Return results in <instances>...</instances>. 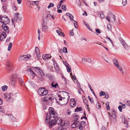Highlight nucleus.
<instances>
[{
	"instance_id": "62",
	"label": "nucleus",
	"mask_w": 130,
	"mask_h": 130,
	"mask_svg": "<svg viewBox=\"0 0 130 130\" xmlns=\"http://www.w3.org/2000/svg\"><path fill=\"white\" fill-rule=\"evenodd\" d=\"M89 100L91 103H94L93 101V99H92L91 98H90Z\"/></svg>"
},
{
	"instance_id": "16",
	"label": "nucleus",
	"mask_w": 130,
	"mask_h": 130,
	"mask_svg": "<svg viewBox=\"0 0 130 130\" xmlns=\"http://www.w3.org/2000/svg\"><path fill=\"white\" fill-rule=\"evenodd\" d=\"M6 33L4 32H2L0 36V39L1 40H2L4 39L6 37Z\"/></svg>"
},
{
	"instance_id": "1",
	"label": "nucleus",
	"mask_w": 130,
	"mask_h": 130,
	"mask_svg": "<svg viewBox=\"0 0 130 130\" xmlns=\"http://www.w3.org/2000/svg\"><path fill=\"white\" fill-rule=\"evenodd\" d=\"M49 116L47 114L45 122L46 124H49V126L52 128V125L54 124V123L53 121L58 118V115L55 111L54 109L52 107H50L49 109Z\"/></svg>"
},
{
	"instance_id": "64",
	"label": "nucleus",
	"mask_w": 130,
	"mask_h": 130,
	"mask_svg": "<svg viewBox=\"0 0 130 130\" xmlns=\"http://www.w3.org/2000/svg\"><path fill=\"white\" fill-rule=\"evenodd\" d=\"M102 130H106V129L105 127L102 126Z\"/></svg>"
},
{
	"instance_id": "20",
	"label": "nucleus",
	"mask_w": 130,
	"mask_h": 130,
	"mask_svg": "<svg viewBox=\"0 0 130 130\" xmlns=\"http://www.w3.org/2000/svg\"><path fill=\"white\" fill-rule=\"evenodd\" d=\"M78 122L76 121L73 123L71 125V126L72 128H75L77 127H78Z\"/></svg>"
},
{
	"instance_id": "2",
	"label": "nucleus",
	"mask_w": 130,
	"mask_h": 130,
	"mask_svg": "<svg viewBox=\"0 0 130 130\" xmlns=\"http://www.w3.org/2000/svg\"><path fill=\"white\" fill-rule=\"evenodd\" d=\"M0 22L1 23H3L1 26L2 28L6 33H9V28L7 25L9 24L10 23L9 19L7 16L5 15L1 17Z\"/></svg>"
},
{
	"instance_id": "54",
	"label": "nucleus",
	"mask_w": 130,
	"mask_h": 130,
	"mask_svg": "<svg viewBox=\"0 0 130 130\" xmlns=\"http://www.w3.org/2000/svg\"><path fill=\"white\" fill-rule=\"evenodd\" d=\"M70 34H71V35L73 36L74 35V34L73 32V30H71L70 31Z\"/></svg>"
},
{
	"instance_id": "43",
	"label": "nucleus",
	"mask_w": 130,
	"mask_h": 130,
	"mask_svg": "<svg viewBox=\"0 0 130 130\" xmlns=\"http://www.w3.org/2000/svg\"><path fill=\"white\" fill-rule=\"evenodd\" d=\"M51 15L50 14H48L46 16V18L47 19H50Z\"/></svg>"
},
{
	"instance_id": "32",
	"label": "nucleus",
	"mask_w": 130,
	"mask_h": 130,
	"mask_svg": "<svg viewBox=\"0 0 130 130\" xmlns=\"http://www.w3.org/2000/svg\"><path fill=\"white\" fill-rule=\"evenodd\" d=\"M54 6V4L52 3H50V4L47 7L48 9H50V8L51 7H53Z\"/></svg>"
},
{
	"instance_id": "13",
	"label": "nucleus",
	"mask_w": 130,
	"mask_h": 130,
	"mask_svg": "<svg viewBox=\"0 0 130 130\" xmlns=\"http://www.w3.org/2000/svg\"><path fill=\"white\" fill-rule=\"evenodd\" d=\"M6 117L7 119L13 121H15L16 120V118L14 117L13 115L10 114L7 115L6 116Z\"/></svg>"
},
{
	"instance_id": "27",
	"label": "nucleus",
	"mask_w": 130,
	"mask_h": 130,
	"mask_svg": "<svg viewBox=\"0 0 130 130\" xmlns=\"http://www.w3.org/2000/svg\"><path fill=\"white\" fill-rule=\"evenodd\" d=\"M12 43L11 42H10L9 43V44L8 45V51H9L11 50L12 46Z\"/></svg>"
},
{
	"instance_id": "31",
	"label": "nucleus",
	"mask_w": 130,
	"mask_h": 130,
	"mask_svg": "<svg viewBox=\"0 0 130 130\" xmlns=\"http://www.w3.org/2000/svg\"><path fill=\"white\" fill-rule=\"evenodd\" d=\"M63 52L66 53H68L67 48L66 47H64L63 48Z\"/></svg>"
},
{
	"instance_id": "35",
	"label": "nucleus",
	"mask_w": 130,
	"mask_h": 130,
	"mask_svg": "<svg viewBox=\"0 0 130 130\" xmlns=\"http://www.w3.org/2000/svg\"><path fill=\"white\" fill-rule=\"evenodd\" d=\"M124 121L123 122V123L126 124V127H128V122H127L126 120V119H125V118H124Z\"/></svg>"
},
{
	"instance_id": "3",
	"label": "nucleus",
	"mask_w": 130,
	"mask_h": 130,
	"mask_svg": "<svg viewBox=\"0 0 130 130\" xmlns=\"http://www.w3.org/2000/svg\"><path fill=\"white\" fill-rule=\"evenodd\" d=\"M17 80L21 85L22 86V84H24L23 79L18 77V75L17 74H15L12 75L11 78L10 79L11 83L12 85L14 86L16 84V82Z\"/></svg>"
},
{
	"instance_id": "53",
	"label": "nucleus",
	"mask_w": 130,
	"mask_h": 130,
	"mask_svg": "<svg viewBox=\"0 0 130 130\" xmlns=\"http://www.w3.org/2000/svg\"><path fill=\"white\" fill-rule=\"evenodd\" d=\"M91 61V59L89 58H87V62H88L89 63H90Z\"/></svg>"
},
{
	"instance_id": "12",
	"label": "nucleus",
	"mask_w": 130,
	"mask_h": 130,
	"mask_svg": "<svg viewBox=\"0 0 130 130\" xmlns=\"http://www.w3.org/2000/svg\"><path fill=\"white\" fill-rule=\"evenodd\" d=\"M42 31L45 32H47L48 30V28L46 24L44 23V21L43 22L42 24Z\"/></svg>"
},
{
	"instance_id": "15",
	"label": "nucleus",
	"mask_w": 130,
	"mask_h": 130,
	"mask_svg": "<svg viewBox=\"0 0 130 130\" xmlns=\"http://www.w3.org/2000/svg\"><path fill=\"white\" fill-rule=\"evenodd\" d=\"M43 59L44 60H45L47 59H50L51 57V55L50 54H46L43 55L42 56Z\"/></svg>"
},
{
	"instance_id": "48",
	"label": "nucleus",
	"mask_w": 130,
	"mask_h": 130,
	"mask_svg": "<svg viewBox=\"0 0 130 130\" xmlns=\"http://www.w3.org/2000/svg\"><path fill=\"white\" fill-rule=\"evenodd\" d=\"M66 0H61L59 4V6H61L62 3L64 2Z\"/></svg>"
},
{
	"instance_id": "14",
	"label": "nucleus",
	"mask_w": 130,
	"mask_h": 130,
	"mask_svg": "<svg viewBox=\"0 0 130 130\" xmlns=\"http://www.w3.org/2000/svg\"><path fill=\"white\" fill-rule=\"evenodd\" d=\"M35 50L36 51V53H34L35 56V57L37 56L38 57V58H40V51L39 48L37 47H36L35 48Z\"/></svg>"
},
{
	"instance_id": "45",
	"label": "nucleus",
	"mask_w": 130,
	"mask_h": 130,
	"mask_svg": "<svg viewBox=\"0 0 130 130\" xmlns=\"http://www.w3.org/2000/svg\"><path fill=\"white\" fill-rule=\"evenodd\" d=\"M69 17L71 20H72V21H73V20H73V17L71 14Z\"/></svg>"
},
{
	"instance_id": "26",
	"label": "nucleus",
	"mask_w": 130,
	"mask_h": 130,
	"mask_svg": "<svg viewBox=\"0 0 130 130\" xmlns=\"http://www.w3.org/2000/svg\"><path fill=\"white\" fill-rule=\"evenodd\" d=\"M7 86L4 85L1 88L3 91H5L7 90Z\"/></svg>"
},
{
	"instance_id": "52",
	"label": "nucleus",
	"mask_w": 130,
	"mask_h": 130,
	"mask_svg": "<svg viewBox=\"0 0 130 130\" xmlns=\"http://www.w3.org/2000/svg\"><path fill=\"white\" fill-rule=\"evenodd\" d=\"M19 13H15L14 15V18L16 17L18 18V16H17L18 15H19Z\"/></svg>"
},
{
	"instance_id": "18",
	"label": "nucleus",
	"mask_w": 130,
	"mask_h": 130,
	"mask_svg": "<svg viewBox=\"0 0 130 130\" xmlns=\"http://www.w3.org/2000/svg\"><path fill=\"white\" fill-rule=\"evenodd\" d=\"M112 61L115 67H116L119 64L118 61L116 58H113L112 59Z\"/></svg>"
},
{
	"instance_id": "5",
	"label": "nucleus",
	"mask_w": 130,
	"mask_h": 130,
	"mask_svg": "<svg viewBox=\"0 0 130 130\" xmlns=\"http://www.w3.org/2000/svg\"><path fill=\"white\" fill-rule=\"evenodd\" d=\"M65 97H62L61 98H59V100L60 101H62L63 102L64 104H66L68 102L69 98V95L68 93L66 92H63L62 94Z\"/></svg>"
},
{
	"instance_id": "40",
	"label": "nucleus",
	"mask_w": 130,
	"mask_h": 130,
	"mask_svg": "<svg viewBox=\"0 0 130 130\" xmlns=\"http://www.w3.org/2000/svg\"><path fill=\"white\" fill-rule=\"evenodd\" d=\"M64 92L63 91H62V92H61V94H59V95H58V96L60 98H62V97H63V94H62V92Z\"/></svg>"
},
{
	"instance_id": "33",
	"label": "nucleus",
	"mask_w": 130,
	"mask_h": 130,
	"mask_svg": "<svg viewBox=\"0 0 130 130\" xmlns=\"http://www.w3.org/2000/svg\"><path fill=\"white\" fill-rule=\"evenodd\" d=\"M83 99L85 103L87 104V101L86 98L84 97L83 98Z\"/></svg>"
},
{
	"instance_id": "28",
	"label": "nucleus",
	"mask_w": 130,
	"mask_h": 130,
	"mask_svg": "<svg viewBox=\"0 0 130 130\" xmlns=\"http://www.w3.org/2000/svg\"><path fill=\"white\" fill-rule=\"evenodd\" d=\"M105 94V93L103 91H101L99 93L100 95V96H102V95H104Z\"/></svg>"
},
{
	"instance_id": "42",
	"label": "nucleus",
	"mask_w": 130,
	"mask_h": 130,
	"mask_svg": "<svg viewBox=\"0 0 130 130\" xmlns=\"http://www.w3.org/2000/svg\"><path fill=\"white\" fill-rule=\"evenodd\" d=\"M81 110V108L77 107L75 109V112H78Z\"/></svg>"
},
{
	"instance_id": "11",
	"label": "nucleus",
	"mask_w": 130,
	"mask_h": 130,
	"mask_svg": "<svg viewBox=\"0 0 130 130\" xmlns=\"http://www.w3.org/2000/svg\"><path fill=\"white\" fill-rule=\"evenodd\" d=\"M31 56L29 55H23L20 56L19 58V60H28L31 57Z\"/></svg>"
},
{
	"instance_id": "34",
	"label": "nucleus",
	"mask_w": 130,
	"mask_h": 130,
	"mask_svg": "<svg viewBox=\"0 0 130 130\" xmlns=\"http://www.w3.org/2000/svg\"><path fill=\"white\" fill-rule=\"evenodd\" d=\"M57 130H66L65 128H63L62 127H58Z\"/></svg>"
},
{
	"instance_id": "55",
	"label": "nucleus",
	"mask_w": 130,
	"mask_h": 130,
	"mask_svg": "<svg viewBox=\"0 0 130 130\" xmlns=\"http://www.w3.org/2000/svg\"><path fill=\"white\" fill-rule=\"evenodd\" d=\"M108 105L106 106V108L107 110H109L110 109V108L109 106V104L108 103Z\"/></svg>"
},
{
	"instance_id": "56",
	"label": "nucleus",
	"mask_w": 130,
	"mask_h": 130,
	"mask_svg": "<svg viewBox=\"0 0 130 130\" xmlns=\"http://www.w3.org/2000/svg\"><path fill=\"white\" fill-rule=\"evenodd\" d=\"M87 60V58H82V61L84 62H86Z\"/></svg>"
},
{
	"instance_id": "24",
	"label": "nucleus",
	"mask_w": 130,
	"mask_h": 130,
	"mask_svg": "<svg viewBox=\"0 0 130 130\" xmlns=\"http://www.w3.org/2000/svg\"><path fill=\"white\" fill-rule=\"evenodd\" d=\"M52 86L53 87L56 88L57 86H58V84L56 82H53L52 84Z\"/></svg>"
},
{
	"instance_id": "61",
	"label": "nucleus",
	"mask_w": 130,
	"mask_h": 130,
	"mask_svg": "<svg viewBox=\"0 0 130 130\" xmlns=\"http://www.w3.org/2000/svg\"><path fill=\"white\" fill-rule=\"evenodd\" d=\"M127 105L130 106V101H127Z\"/></svg>"
},
{
	"instance_id": "30",
	"label": "nucleus",
	"mask_w": 130,
	"mask_h": 130,
	"mask_svg": "<svg viewBox=\"0 0 130 130\" xmlns=\"http://www.w3.org/2000/svg\"><path fill=\"white\" fill-rule=\"evenodd\" d=\"M72 22L73 23L75 27L76 28H77V22L75 21H74V20H73V21H72Z\"/></svg>"
},
{
	"instance_id": "25",
	"label": "nucleus",
	"mask_w": 130,
	"mask_h": 130,
	"mask_svg": "<svg viewBox=\"0 0 130 130\" xmlns=\"http://www.w3.org/2000/svg\"><path fill=\"white\" fill-rule=\"evenodd\" d=\"M76 103L75 102H70V105L71 107H74L75 106Z\"/></svg>"
},
{
	"instance_id": "37",
	"label": "nucleus",
	"mask_w": 130,
	"mask_h": 130,
	"mask_svg": "<svg viewBox=\"0 0 130 130\" xmlns=\"http://www.w3.org/2000/svg\"><path fill=\"white\" fill-rule=\"evenodd\" d=\"M127 3L126 0H122V4L123 6L125 5Z\"/></svg>"
},
{
	"instance_id": "21",
	"label": "nucleus",
	"mask_w": 130,
	"mask_h": 130,
	"mask_svg": "<svg viewBox=\"0 0 130 130\" xmlns=\"http://www.w3.org/2000/svg\"><path fill=\"white\" fill-rule=\"evenodd\" d=\"M116 67L117 68V69L123 74L124 73L123 71V69L120 66L119 64Z\"/></svg>"
},
{
	"instance_id": "39",
	"label": "nucleus",
	"mask_w": 130,
	"mask_h": 130,
	"mask_svg": "<svg viewBox=\"0 0 130 130\" xmlns=\"http://www.w3.org/2000/svg\"><path fill=\"white\" fill-rule=\"evenodd\" d=\"M111 28V26L110 24H109L107 25V29L109 30H110Z\"/></svg>"
},
{
	"instance_id": "49",
	"label": "nucleus",
	"mask_w": 130,
	"mask_h": 130,
	"mask_svg": "<svg viewBox=\"0 0 130 130\" xmlns=\"http://www.w3.org/2000/svg\"><path fill=\"white\" fill-rule=\"evenodd\" d=\"M67 68V71L68 72H71V69L68 66L67 67H66Z\"/></svg>"
},
{
	"instance_id": "44",
	"label": "nucleus",
	"mask_w": 130,
	"mask_h": 130,
	"mask_svg": "<svg viewBox=\"0 0 130 130\" xmlns=\"http://www.w3.org/2000/svg\"><path fill=\"white\" fill-rule=\"evenodd\" d=\"M63 63L64 64V65L66 66V67H68V66H69V64L66 62V61H63Z\"/></svg>"
},
{
	"instance_id": "38",
	"label": "nucleus",
	"mask_w": 130,
	"mask_h": 130,
	"mask_svg": "<svg viewBox=\"0 0 130 130\" xmlns=\"http://www.w3.org/2000/svg\"><path fill=\"white\" fill-rule=\"evenodd\" d=\"M106 18L108 20L109 22H110V16H106Z\"/></svg>"
},
{
	"instance_id": "6",
	"label": "nucleus",
	"mask_w": 130,
	"mask_h": 130,
	"mask_svg": "<svg viewBox=\"0 0 130 130\" xmlns=\"http://www.w3.org/2000/svg\"><path fill=\"white\" fill-rule=\"evenodd\" d=\"M48 92V91L46 90L45 88L41 87L39 89L38 91V93L39 95L42 96L46 95Z\"/></svg>"
},
{
	"instance_id": "63",
	"label": "nucleus",
	"mask_w": 130,
	"mask_h": 130,
	"mask_svg": "<svg viewBox=\"0 0 130 130\" xmlns=\"http://www.w3.org/2000/svg\"><path fill=\"white\" fill-rule=\"evenodd\" d=\"M58 34V35H60V34L61 32H60V30H56Z\"/></svg>"
},
{
	"instance_id": "58",
	"label": "nucleus",
	"mask_w": 130,
	"mask_h": 130,
	"mask_svg": "<svg viewBox=\"0 0 130 130\" xmlns=\"http://www.w3.org/2000/svg\"><path fill=\"white\" fill-rule=\"evenodd\" d=\"M59 35L62 36H63L64 37L65 36V35L63 33L61 32L60 34V35L59 34Z\"/></svg>"
},
{
	"instance_id": "41",
	"label": "nucleus",
	"mask_w": 130,
	"mask_h": 130,
	"mask_svg": "<svg viewBox=\"0 0 130 130\" xmlns=\"http://www.w3.org/2000/svg\"><path fill=\"white\" fill-rule=\"evenodd\" d=\"M100 17L102 19H103L104 18L105 16L104 13H100Z\"/></svg>"
},
{
	"instance_id": "46",
	"label": "nucleus",
	"mask_w": 130,
	"mask_h": 130,
	"mask_svg": "<svg viewBox=\"0 0 130 130\" xmlns=\"http://www.w3.org/2000/svg\"><path fill=\"white\" fill-rule=\"evenodd\" d=\"M118 108L120 112L122 111V106L121 105H119L118 107Z\"/></svg>"
},
{
	"instance_id": "57",
	"label": "nucleus",
	"mask_w": 130,
	"mask_h": 130,
	"mask_svg": "<svg viewBox=\"0 0 130 130\" xmlns=\"http://www.w3.org/2000/svg\"><path fill=\"white\" fill-rule=\"evenodd\" d=\"M71 113V112L70 111H68L67 112V115H69Z\"/></svg>"
},
{
	"instance_id": "51",
	"label": "nucleus",
	"mask_w": 130,
	"mask_h": 130,
	"mask_svg": "<svg viewBox=\"0 0 130 130\" xmlns=\"http://www.w3.org/2000/svg\"><path fill=\"white\" fill-rule=\"evenodd\" d=\"M74 117L75 119L76 120H77L78 119V116L77 115H74Z\"/></svg>"
},
{
	"instance_id": "19",
	"label": "nucleus",
	"mask_w": 130,
	"mask_h": 130,
	"mask_svg": "<svg viewBox=\"0 0 130 130\" xmlns=\"http://www.w3.org/2000/svg\"><path fill=\"white\" fill-rule=\"evenodd\" d=\"M120 41L122 44V45L123 47L125 48H126L127 47V45L125 42L123 40V39H122V40H120Z\"/></svg>"
},
{
	"instance_id": "29",
	"label": "nucleus",
	"mask_w": 130,
	"mask_h": 130,
	"mask_svg": "<svg viewBox=\"0 0 130 130\" xmlns=\"http://www.w3.org/2000/svg\"><path fill=\"white\" fill-rule=\"evenodd\" d=\"M54 67L56 70H58V67L57 64L56 63H54Z\"/></svg>"
},
{
	"instance_id": "4",
	"label": "nucleus",
	"mask_w": 130,
	"mask_h": 130,
	"mask_svg": "<svg viewBox=\"0 0 130 130\" xmlns=\"http://www.w3.org/2000/svg\"><path fill=\"white\" fill-rule=\"evenodd\" d=\"M53 122H54L55 123L54 124L52 125V127L53 126L55 125L56 123L61 126H64L66 127V125L67 124H68V123L65 124L64 121L62 120L60 118H58L56 120H54Z\"/></svg>"
},
{
	"instance_id": "59",
	"label": "nucleus",
	"mask_w": 130,
	"mask_h": 130,
	"mask_svg": "<svg viewBox=\"0 0 130 130\" xmlns=\"http://www.w3.org/2000/svg\"><path fill=\"white\" fill-rule=\"evenodd\" d=\"M108 38V39L111 42L112 44V41L110 39V38L108 37V36H107L106 39Z\"/></svg>"
},
{
	"instance_id": "36",
	"label": "nucleus",
	"mask_w": 130,
	"mask_h": 130,
	"mask_svg": "<svg viewBox=\"0 0 130 130\" xmlns=\"http://www.w3.org/2000/svg\"><path fill=\"white\" fill-rule=\"evenodd\" d=\"M62 9L64 11H66L67 9L66 6L65 5H63L62 6Z\"/></svg>"
},
{
	"instance_id": "9",
	"label": "nucleus",
	"mask_w": 130,
	"mask_h": 130,
	"mask_svg": "<svg viewBox=\"0 0 130 130\" xmlns=\"http://www.w3.org/2000/svg\"><path fill=\"white\" fill-rule=\"evenodd\" d=\"M85 121H82L80 122H78V126L79 129L80 130L83 129L85 125Z\"/></svg>"
},
{
	"instance_id": "60",
	"label": "nucleus",
	"mask_w": 130,
	"mask_h": 130,
	"mask_svg": "<svg viewBox=\"0 0 130 130\" xmlns=\"http://www.w3.org/2000/svg\"><path fill=\"white\" fill-rule=\"evenodd\" d=\"M85 25L87 27V28H88L90 30H91L89 26L88 25H87V24L86 23L85 24Z\"/></svg>"
},
{
	"instance_id": "23",
	"label": "nucleus",
	"mask_w": 130,
	"mask_h": 130,
	"mask_svg": "<svg viewBox=\"0 0 130 130\" xmlns=\"http://www.w3.org/2000/svg\"><path fill=\"white\" fill-rule=\"evenodd\" d=\"M29 71L30 72V74L33 76V77L35 76V73H34L33 71L30 69H29Z\"/></svg>"
},
{
	"instance_id": "10",
	"label": "nucleus",
	"mask_w": 130,
	"mask_h": 130,
	"mask_svg": "<svg viewBox=\"0 0 130 130\" xmlns=\"http://www.w3.org/2000/svg\"><path fill=\"white\" fill-rule=\"evenodd\" d=\"M34 70L36 71L41 76L43 77L44 75V74L43 71L39 67H35L34 68Z\"/></svg>"
},
{
	"instance_id": "7",
	"label": "nucleus",
	"mask_w": 130,
	"mask_h": 130,
	"mask_svg": "<svg viewBox=\"0 0 130 130\" xmlns=\"http://www.w3.org/2000/svg\"><path fill=\"white\" fill-rule=\"evenodd\" d=\"M5 99L7 101L10 102L13 101V99L12 97V94L5 93L4 95Z\"/></svg>"
},
{
	"instance_id": "47",
	"label": "nucleus",
	"mask_w": 130,
	"mask_h": 130,
	"mask_svg": "<svg viewBox=\"0 0 130 130\" xmlns=\"http://www.w3.org/2000/svg\"><path fill=\"white\" fill-rule=\"evenodd\" d=\"M96 31L98 34L101 33V31L99 29H96Z\"/></svg>"
},
{
	"instance_id": "50",
	"label": "nucleus",
	"mask_w": 130,
	"mask_h": 130,
	"mask_svg": "<svg viewBox=\"0 0 130 130\" xmlns=\"http://www.w3.org/2000/svg\"><path fill=\"white\" fill-rule=\"evenodd\" d=\"M31 2L34 3V4L36 5H37L38 4V2L37 1H32Z\"/></svg>"
},
{
	"instance_id": "8",
	"label": "nucleus",
	"mask_w": 130,
	"mask_h": 130,
	"mask_svg": "<svg viewBox=\"0 0 130 130\" xmlns=\"http://www.w3.org/2000/svg\"><path fill=\"white\" fill-rule=\"evenodd\" d=\"M6 66L7 67V70L9 72V71H12V63L9 61H7L6 62Z\"/></svg>"
},
{
	"instance_id": "22",
	"label": "nucleus",
	"mask_w": 130,
	"mask_h": 130,
	"mask_svg": "<svg viewBox=\"0 0 130 130\" xmlns=\"http://www.w3.org/2000/svg\"><path fill=\"white\" fill-rule=\"evenodd\" d=\"M96 108L98 109H100L101 108V105L100 103L98 102L96 104Z\"/></svg>"
},
{
	"instance_id": "17",
	"label": "nucleus",
	"mask_w": 130,
	"mask_h": 130,
	"mask_svg": "<svg viewBox=\"0 0 130 130\" xmlns=\"http://www.w3.org/2000/svg\"><path fill=\"white\" fill-rule=\"evenodd\" d=\"M48 100H51L52 98L49 95L46 94V96L44 97V101L46 102L48 101Z\"/></svg>"
}]
</instances>
